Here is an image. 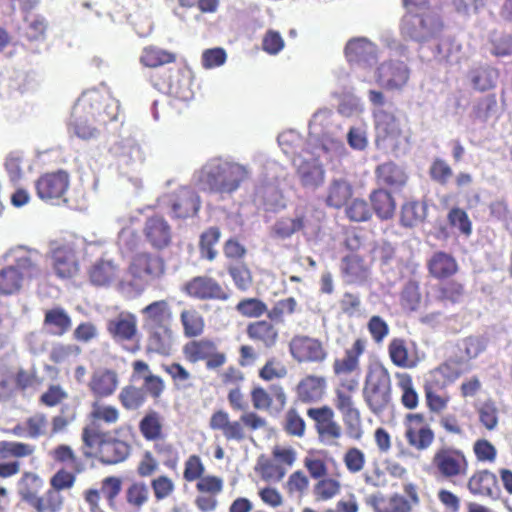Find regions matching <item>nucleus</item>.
Here are the masks:
<instances>
[{
	"instance_id": "obj_1",
	"label": "nucleus",
	"mask_w": 512,
	"mask_h": 512,
	"mask_svg": "<svg viewBox=\"0 0 512 512\" xmlns=\"http://www.w3.org/2000/svg\"><path fill=\"white\" fill-rule=\"evenodd\" d=\"M367 343L366 338H356L352 345L345 349L344 356L334 359L332 364L333 374L339 378V383L334 389L333 404L342 416L348 437L356 441L364 434L361 411L357 406L355 394L359 387L360 357L365 353Z\"/></svg>"
},
{
	"instance_id": "obj_2",
	"label": "nucleus",
	"mask_w": 512,
	"mask_h": 512,
	"mask_svg": "<svg viewBox=\"0 0 512 512\" xmlns=\"http://www.w3.org/2000/svg\"><path fill=\"white\" fill-rule=\"evenodd\" d=\"M119 105L105 87L85 91L74 105L69 122L70 129L82 139L96 135V129L88 122L97 119L101 122L117 119Z\"/></svg>"
},
{
	"instance_id": "obj_3",
	"label": "nucleus",
	"mask_w": 512,
	"mask_h": 512,
	"mask_svg": "<svg viewBox=\"0 0 512 512\" xmlns=\"http://www.w3.org/2000/svg\"><path fill=\"white\" fill-rule=\"evenodd\" d=\"M228 402L234 411H243L238 420H231L225 410L215 411L209 421L214 431H220L227 441L242 442L246 439V431L265 429L267 421L255 411H247V402L239 387L233 388L227 395Z\"/></svg>"
},
{
	"instance_id": "obj_4",
	"label": "nucleus",
	"mask_w": 512,
	"mask_h": 512,
	"mask_svg": "<svg viewBox=\"0 0 512 512\" xmlns=\"http://www.w3.org/2000/svg\"><path fill=\"white\" fill-rule=\"evenodd\" d=\"M142 327L147 333L149 351L168 354L174 339V313L167 299L155 300L140 311Z\"/></svg>"
},
{
	"instance_id": "obj_5",
	"label": "nucleus",
	"mask_w": 512,
	"mask_h": 512,
	"mask_svg": "<svg viewBox=\"0 0 512 512\" xmlns=\"http://www.w3.org/2000/svg\"><path fill=\"white\" fill-rule=\"evenodd\" d=\"M13 264L0 268V296L17 295L27 280L39 278L42 274L41 254L19 246L10 250Z\"/></svg>"
},
{
	"instance_id": "obj_6",
	"label": "nucleus",
	"mask_w": 512,
	"mask_h": 512,
	"mask_svg": "<svg viewBox=\"0 0 512 512\" xmlns=\"http://www.w3.org/2000/svg\"><path fill=\"white\" fill-rule=\"evenodd\" d=\"M81 439L84 455L96 458L104 465H116L131 455L132 445L125 440L113 437L108 431H102L96 425H87L82 429Z\"/></svg>"
},
{
	"instance_id": "obj_7",
	"label": "nucleus",
	"mask_w": 512,
	"mask_h": 512,
	"mask_svg": "<svg viewBox=\"0 0 512 512\" xmlns=\"http://www.w3.org/2000/svg\"><path fill=\"white\" fill-rule=\"evenodd\" d=\"M362 397L368 410L377 417L393 409L391 374L381 362L368 365L363 381Z\"/></svg>"
},
{
	"instance_id": "obj_8",
	"label": "nucleus",
	"mask_w": 512,
	"mask_h": 512,
	"mask_svg": "<svg viewBox=\"0 0 512 512\" xmlns=\"http://www.w3.org/2000/svg\"><path fill=\"white\" fill-rule=\"evenodd\" d=\"M341 134L342 127L334 123L332 111L318 110L309 124V141L314 146L312 153L315 157L340 156L344 150Z\"/></svg>"
},
{
	"instance_id": "obj_9",
	"label": "nucleus",
	"mask_w": 512,
	"mask_h": 512,
	"mask_svg": "<svg viewBox=\"0 0 512 512\" xmlns=\"http://www.w3.org/2000/svg\"><path fill=\"white\" fill-rule=\"evenodd\" d=\"M430 470L436 479L455 484L466 477L469 460L462 449L443 444L434 450Z\"/></svg>"
},
{
	"instance_id": "obj_10",
	"label": "nucleus",
	"mask_w": 512,
	"mask_h": 512,
	"mask_svg": "<svg viewBox=\"0 0 512 512\" xmlns=\"http://www.w3.org/2000/svg\"><path fill=\"white\" fill-rule=\"evenodd\" d=\"M41 485L40 478L32 472H25L18 483L19 495L34 512H61L64 506V497L57 490L48 489L44 494L38 495Z\"/></svg>"
},
{
	"instance_id": "obj_11",
	"label": "nucleus",
	"mask_w": 512,
	"mask_h": 512,
	"mask_svg": "<svg viewBox=\"0 0 512 512\" xmlns=\"http://www.w3.org/2000/svg\"><path fill=\"white\" fill-rule=\"evenodd\" d=\"M250 176L251 172L247 166L238 162H225L210 171L203 172L200 181L211 192L230 194L236 191Z\"/></svg>"
},
{
	"instance_id": "obj_12",
	"label": "nucleus",
	"mask_w": 512,
	"mask_h": 512,
	"mask_svg": "<svg viewBox=\"0 0 512 512\" xmlns=\"http://www.w3.org/2000/svg\"><path fill=\"white\" fill-rule=\"evenodd\" d=\"M184 359L191 364L204 362L207 370H217L227 362L226 353L209 338L193 339L182 348Z\"/></svg>"
},
{
	"instance_id": "obj_13",
	"label": "nucleus",
	"mask_w": 512,
	"mask_h": 512,
	"mask_svg": "<svg viewBox=\"0 0 512 512\" xmlns=\"http://www.w3.org/2000/svg\"><path fill=\"white\" fill-rule=\"evenodd\" d=\"M166 262L160 255L151 252H138L129 262L127 272L137 284L149 285L166 274Z\"/></svg>"
},
{
	"instance_id": "obj_14",
	"label": "nucleus",
	"mask_w": 512,
	"mask_h": 512,
	"mask_svg": "<svg viewBox=\"0 0 512 512\" xmlns=\"http://www.w3.org/2000/svg\"><path fill=\"white\" fill-rule=\"evenodd\" d=\"M443 30V23L434 14L406 16L401 26L403 37L424 44L432 39H438Z\"/></svg>"
},
{
	"instance_id": "obj_15",
	"label": "nucleus",
	"mask_w": 512,
	"mask_h": 512,
	"mask_svg": "<svg viewBox=\"0 0 512 512\" xmlns=\"http://www.w3.org/2000/svg\"><path fill=\"white\" fill-rule=\"evenodd\" d=\"M69 187L70 175L62 169L44 173L35 182L37 196L52 205L67 202L66 195Z\"/></svg>"
},
{
	"instance_id": "obj_16",
	"label": "nucleus",
	"mask_w": 512,
	"mask_h": 512,
	"mask_svg": "<svg viewBox=\"0 0 512 512\" xmlns=\"http://www.w3.org/2000/svg\"><path fill=\"white\" fill-rule=\"evenodd\" d=\"M404 427V437L411 448L423 452L433 445L436 435L423 413L407 414Z\"/></svg>"
},
{
	"instance_id": "obj_17",
	"label": "nucleus",
	"mask_w": 512,
	"mask_h": 512,
	"mask_svg": "<svg viewBox=\"0 0 512 512\" xmlns=\"http://www.w3.org/2000/svg\"><path fill=\"white\" fill-rule=\"evenodd\" d=\"M50 257L58 278L71 279L79 273V250L74 242L54 243L50 250Z\"/></svg>"
},
{
	"instance_id": "obj_18",
	"label": "nucleus",
	"mask_w": 512,
	"mask_h": 512,
	"mask_svg": "<svg viewBox=\"0 0 512 512\" xmlns=\"http://www.w3.org/2000/svg\"><path fill=\"white\" fill-rule=\"evenodd\" d=\"M182 292L189 298L198 301L225 302L230 298V291L215 278L207 275L195 276L185 282Z\"/></svg>"
},
{
	"instance_id": "obj_19",
	"label": "nucleus",
	"mask_w": 512,
	"mask_h": 512,
	"mask_svg": "<svg viewBox=\"0 0 512 512\" xmlns=\"http://www.w3.org/2000/svg\"><path fill=\"white\" fill-rule=\"evenodd\" d=\"M307 416L314 422L319 440L326 445H337L342 437L341 425L335 420L333 409L328 405L311 407Z\"/></svg>"
},
{
	"instance_id": "obj_20",
	"label": "nucleus",
	"mask_w": 512,
	"mask_h": 512,
	"mask_svg": "<svg viewBox=\"0 0 512 512\" xmlns=\"http://www.w3.org/2000/svg\"><path fill=\"white\" fill-rule=\"evenodd\" d=\"M376 142L384 148L397 147L401 139H404L403 124L392 112L384 109L374 111Z\"/></svg>"
},
{
	"instance_id": "obj_21",
	"label": "nucleus",
	"mask_w": 512,
	"mask_h": 512,
	"mask_svg": "<svg viewBox=\"0 0 512 512\" xmlns=\"http://www.w3.org/2000/svg\"><path fill=\"white\" fill-rule=\"evenodd\" d=\"M289 352L298 363H322L328 353L323 343L307 335H295L289 342Z\"/></svg>"
},
{
	"instance_id": "obj_22",
	"label": "nucleus",
	"mask_w": 512,
	"mask_h": 512,
	"mask_svg": "<svg viewBox=\"0 0 512 512\" xmlns=\"http://www.w3.org/2000/svg\"><path fill=\"white\" fill-rule=\"evenodd\" d=\"M348 62L362 70H371L378 61V48L365 37L350 39L345 46Z\"/></svg>"
},
{
	"instance_id": "obj_23",
	"label": "nucleus",
	"mask_w": 512,
	"mask_h": 512,
	"mask_svg": "<svg viewBox=\"0 0 512 512\" xmlns=\"http://www.w3.org/2000/svg\"><path fill=\"white\" fill-rule=\"evenodd\" d=\"M373 78L387 90H401L409 81L410 70L402 61L384 62L374 71Z\"/></svg>"
},
{
	"instance_id": "obj_24",
	"label": "nucleus",
	"mask_w": 512,
	"mask_h": 512,
	"mask_svg": "<svg viewBox=\"0 0 512 512\" xmlns=\"http://www.w3.org/2000/svg\"><path fill=\"white\" fill-rule=\"evenodd\" d=\"M145 241L155 250H163L172 242V229L168 221L159 215H153L146 219L143 226Z\"/></svg>"
},
{
	"instance_id": "obj_25",
	"label": "nucleus",
	"mask_w": 512,
	"mask_h": 512,
	"mask_svg": "<svg viewBox=\"0 0 512 512\" xmlns=\"http://www.w3.org/2000/svg\"><path fill=\"white\" fill-rule=\"evenodd\" d=\"M327 390V379L322 375L307 374L295 386V401L314 404L321 401Z\"/></svg>"
},
{
	"instance_id": "obj_26",
	"label": "nucleus",
	"mask_w": 512,
	"mask_h": 512,
	"mask_svg": "<svg viewBox=\"0 0 512 512\" xmlns=\"http://www.w3.org/2000/svg\"><path fill=\"white\" fill-rule=\"evenodd\" d=\"M167 202L176 218L186 219L195 216L200 209L197 193L189 187H181L167 196Z\"/></svg>"
},
{
	"instance_id": "obj_27",
	"label": "nucleus",
	"mask_w": 512,
	"mask_h": 512,
	"mask_svg": "<svg viewBox=\"0 0 512 512\" xmlns=\"http://www.w3.org/2000/svg\"><path fill=\"white\" fill-rule=\"evenodd\" d=\"M428 275L437 281H444L454 277L460 270L456 257L446 251H434L426 260Z\"/></svg>"
},
{
	"instance_id": "obj_28",
	"label": "nucleus",
	"mask_w": 512,
	"mask_h": 512,
	"mask_svg": "<svg viewBox=\"0 0 512 512\" xmlns=\"http://www.w3.org/2000/svg\"><path fill=\"white\" fill-rule=\"evenodd\" d=\"M119 386L118 373L109 368H99L92 372L87 387L95 400L109 398Z\"/></svg>"
},
{
	"instance_id": "obj_29",
	"label": "nucleus",
	"mask_w": 512,
	"mask_h": 512,
	"mask_svg": "<svg viewBox=\"0 0 512 512\" xmlns=\"http://www.w3.org/2000/svg\"><path fill=\"white\" fill-rule=\"evenodd\" d=\"M106 329L116 342L133 341L138 332L136 315L122 311L107 321Z\"/></svg>"
},
{
	"instance_id": "obj_30",
	"label": "nucleus",
	"mask_w": 512,
	"mask_h": 512,
	"mask_svg": "<svg viewBox=\"0 0 512 512\" xmlns=\"http://www.w3.org/2000/svg\"><path fill=\"white\" fill-rule=\"evenodd\" d=\"M246 335L256 345L265 349L274 348L279 341V330L268 318L248 323Z\"/></svg>"
},
{
	"instance_id": "obj_31",
	"label": "nucleus",
	"mask_w": 512,
	"mask_h": 512,
	"mask_svg": "<svg viewBox=\"0 0 512 512\" xmlns=\"http://www.w3.org/2000/svg\"><path fill=\"white\" fill-rule=\"evenodd\" d=\"M467 489L474 496L494 497L499 493L497 476L488 469L476 470L467 481Z\"/></svg>"
},
{
	"instance_id": "obj_32",
	"label": "nucleus",
	"mask_w": 512,
	"mask_h": 512,
	"mask_svg": "<svg viewBox=\"0 0 512 512\" xmlns=\"http://www.w3.org/2000/svg\"><path fill=\"white\" fill-rule=\"evenodd\" d=\"M90 282L94 286L107 287L120 277V267L112 260L99 259L88 270Z\"/></svg>"
},
{
	"instance_id": "obj_33",
	"label": "nucleus",
	"mask_w": 512,
	"mask_h": 512,
	"mask_svg": "<svg viewBox=\"0 0 512 512\" xmlns=\"http://www.w3.org/2000/svg\"><path fill=\"white\" fill-rule=\"evenodd\" d=\"M252 406L255 410H269L273 404V397L281 407L287 402V395L283 386L271 385L269 391L262 386H254L250 391Z\"/></svg>"
},
{
	"instance_id": "obj_34",
	"label": "nucleus",
	"mask_w": 512,
	"mask_h": 512,
	"mask_svg": "<svg viewBox=\"0 0 512 512\" xmlns=\"http://www.w3.org/2000/svg\"><path fill=\"white\" fill-rule=\"evenodd\" d=\"M376 178L379 184L391 189H400L408 179L404 168L397 162H383L378 165Z\"/></svg>"
},
{
	"instance_id": "obj_35",
	"label": "nucleus",
	"mask_w": 512,
	"mask_h": 512,
	"mask_svg": "<svg viewBox=\"0 0 512 512\" xmlns=\"http://www.w3.org/2000/svg\"><path fill=\"white\" fill-rule=\"evenodd\" d=\"M43 327L49 335L61 337L71 329L72 319L64 308L54 307L45 312Z\"/></svg>"
},
{
	"instance_id": "obj_36",
	"label": "nucleus",
	"mask_w": 512,
	"mask_h": 512,
	"mask_svg": "<svg viewBox=\"0 0 512 512\" xmlns=\"http://www.w3.org/2000/svg\"><path fill=\"white\" fill-rule=\"evenodd\" d=\"M126 506L132 512H141L150 501V488L141 480L131 481L124 492Z\"/></svg>"
},
{
	"instance_id": "obj_37",
	"label": "nucleus",
	"mask_w": 512,
	"mask_h": 512,
	"mask_svg": "<svg viewBox=\"0 0 512 512\" xmlns=\"http://www.w3.org/2000/svg\"><path fill=\"white\" fill-rule=\"evenodd\" d=\"M138 428L141 436L148 442H155L164 437L163 417L156 410H148L140 419Z\"/></svg>"
},
{
	"instance_id": "obj_38",
	"label": "nucleus",
	"mask_w": 512,
	"mask_h": 512,
	"mask_svg": "<svg viewBox=\"0 0 512 512\" xmlns=\"http://www.w3.org/2000/svg\"><path fill=\"white\" fill-rule=\"evenodd\" d=\"M436 288L435 297L444 305H455L464 299L466 295L465 285L457 280H444Z\"/></svg>"
},
{
	"instance_id": "obj_39",
	"label": "nucleus",
	"mask_w": 512,
	"mask_h": 512,
	"mask_svg": "<svg viewBox=\"0 0 512 512\" xmlns=\"http://www.w3.org/2000/svg\"><path fill=\"white\" fill-rule=\"evenodd\" d=\"M180 322L183 328V334L187 338L201 336L206 326L203 315L195 307L181 310Z\"/></svg>"
},
{
	"instance_id": "obj_40",
	"label": "nucleus",
	"mask_w": 512,
	"mask_h": 512,
	"mask_svg": "<svg viewBox=\"0 0 512 512\" xmlns=\"http://www.w3.org/2000/svg\"><path fill=\"white\" fill-rule=\"evenodd\" d=\"M369 199L379 219L389 220L394 216L396 202L391 193L384 189H377L370 194Z\"/></svg>"
},
{
	"instance_id": "obj_41",
	"label": "nucleus",
	"mask_w": 512,
	"mask_h": 512,
	"mask_svg": "<svg viewBox=\"0 0 512 512\" xmlns=\"http://www.w3.org/2000/svg\"><path fill=\"white\" fill-rule=\"evenodd\" d=\"M426 215L427 205L424 202L406 201L401 206L400 224L408 228L416 227L425 220Z\"/></svg>"
},
{
	"instance_id": "obj_42",
	"label": "nucleus",
	"mask_w": 512,
	"mask_h": 512,
	"mask_svg": "<svg viewBox=\"0 0 512 512\" xmlns=\"http://www.w3.org/2000/svg\"><path fill=\"white\" fill-rule=\"evenodd\" d=\"M89 418L92 421L91 425L103 423L110 426L119 421L120 411L114 405L103 403L100 400H95L91 403Z\"/></svg>"
},
{
	"instance_id": "obj_43",
	"label": "nucleus",
	"mask_w": 512,
	"mask_h": 512,
	"mask_svg": "<svg viewBox=\"0 0 512 512\" xmlns=\"http://www.w3.org/2000/svg\"><path fill=\"white\" fill-rule=\"evenodd\" d=\"M118 401L126 411H137L147 401L143 388L133 384H127L121 388L118 394Z\"/></svg>"
},
{
	"instance_id": "obj_44",
	"label": "nucleus",
	"mask_w": 512,
	"mask_h": 512,
	"mask_svg": "<svg viewBox=\"0 0 512 512\" xmlns=\"http://www.w3.org/2000/svg\"><path fill=\"white\" fill-rule=\"evenodd\" d=\"M163 371L170 376L173 387L178 391L193 388V375L179 362H171L162 365Z\"/></svg>"
},
{
	"instance_id": "obj_45",
	"label": "nucleus",
	"mask_w": 512,
	"mask_h": 512,
	"mask_svg": "<svg viewBox=\"0 0 512 512\" xmlns=\"http://www.w3.org/2000/svg\"><path fill=\"white\" fill-rule=\"evenodd\" d=\"M395 378L397 387L401 392V404L406 409H416L419 404V396L414 387L412 376L406 372H397Z\"/></svg>"
},
{
	"instance_id": "obj_46",
	"label": "nucleus",
	"mask_w": 512,
	"mask_h": 512,
	"mask_svg": "<svg viewBox=\"0 0 512 512\" xmlns=\"http://www.w3.org/2000/svg\"><path fill=\"white\" fill-rule=\"evenodd\" d=\"M352 196V186L345 180H334L328 187L326 204L330 207L340 209Z\"/></svg>"
},
{
	"instance_id": "obj_47",
	"label": "nucleus",
	"mask_w": 512,
	"mask_h": 512,
	"mask_svg": "<svg viewBox=\"0 0 512 512\" xmlns=\"http://www.w3.org/2000/svg\"><path fill=\"white\" fill-rule=\"evenodd\" d=\"M451 371V363L444 362L430 372L429 377L424 383V393L427 392H445L450 384L446 379Z\"/></svg>"
},
{
	"instance_id": "obj_48",
	"label": "nucleus",
	"mask_w": 512,
	"mask_h": 512,
	"mask_svg": "<svg viewBox=\"0 0 512 512\" xmlns=\"http://www.w3.org/2000/svg\"><path fill=\"white\" fill-rule=\"evenodd\" d=\"M388 355L391 362L399 368H413L416 362L410 358L406 340L393 338L388 344Z\"/></svg>"
},
{
	"instance_id": "obj_49",
	"label": "nucleus",
	"mask_w": 512,
	"mask_h": 512,
	"mask_svg": "<svg viewBox=\"0 0 512 512\" xmlns=\"http://www.w3.org/2000/svg\"><path fill=\"white\" fill-rule=\"evenodd\" d=\"M50 456L53 461L65 465L74 473H81L84 470L83 462L69 445L60 444L56 446L50 452Z\"/></svg>"
},
{
	"instance_id": "obj_50",
	"label": "nucleus",
	"mask_w": 512,
	"mask_h": 512,
	"mask_svg": "<svg viewBox=\"0 0 512 512\" xmlns=\"http://www.w3.org/2000/svg\"><path fill=\"white\" fill-rule=\"evenodd\" d=\"M175 60L176 56L172 52L156 46L145 47L140 56V63L149 68H157Z\"/></svg>"
},
{
	"instance_id": "obj_51",
	"label": "nucleus",
	"mask_w": 512,
	"mask_h": 512,
	"mask_svg": "<svg viewBox=\"0 0 512 512\" xmlns=\"http://www.w3.org/2000/svg\"><path fill=\"white\" fill-rule=\"evenodd\" d=\"M221 237V231L218 227H209L203 231L199 238V252L203 259L213 261L218 255L215 248Z\"/></svg>"
},
{
	"instance_id": "obj_52",
	"label": "nucleus",
	"mask_w": 512,
	"mask_h": 512,
	"mask_svg": "<svg viewBox=\"0 0 512 512\" xmlns=\"http://www.w3.org/2000/svg\"><path fill=\"white\" fill-rule=\"evenodd\" d=\"M297 174L304 187H317L324 180V170L318 162H301Z\"/></svg>"
},
{
	"instance_id": "obj_53",
	"label": "nucleus",
	"mask_w": 512,
	"mask_h": 512,
	"mask_svg": "<svg viewBox=\"0 0 512 512\" xmlns=\"http://www.w3.org/2000/svg\"><path fill=\"white\" fill-rule=\"evenodd\" d=\"M340 491V481L327 476L319 479L313 487V495L315 500L319 502H325L333 499L340 493Z\"/></svg>"
},
{
	"instance_id": "obj_54",
	"label": "nucleus",
	"mask_w": 512,
	"mask_h": 512,
	"mask_svg": "<svg viewBox=\"0 0 512 512\" xmlns=\"http://www.w3.org/2000/svg\"><path fill=\"white\" fill-rule=\"evenodd\" d=\"M154 452L162 459L163 465L170 469L175 470L179 464L180 456L179 451L175 445L166 441L164 437L154 442Z\"/></svg>"
},
{
	"instance_id": "obj_55",
	"label": "nucleus",
	"mask_w": 512,
	"mask_h": 512,
	"mask_svg": "<svg viewBox=\"0 0 512 512\" xmlns=\"http://www.w3.org/2000/svg\"><path fill=\"white\" fill-rule=\"evenodd\" d=\"M438 39L439 42L435 51L436 59L450 64L458 62L461 52L460 43L450 37Z\"/></svg>"
},
{
	"instance_id": "obj_56",
	"label": "nucleus",
	"mask_w": 512,
	"mask_h": 512,
	"mask_svg": "<svg viewBox=\"0 0 512 512\" xmlns=\"http://www.w3.org/2000/svg\"><path fill=\"white\" fill-rule=\"evenodd\" d=\"M469 79L476 90L487 91L495 86L497 71L489 67L476 68L471 70Z\"/></svg>"
},
{
	"instance_id": "obj_57",
	"label": "nucleus",
	"mask_w": 512,
	"mask_h": 512,
	"mask_svg": "<svg viewBox=\"0 0 512 512\" xmlns=\"http://www.w3.org/2000/svg\"><path fill=\"white\" fill-rule=\"evenodd\" d=\"M236 311L245 318L258 319L267 316V304L259 298H243L235 306Z\"/></svg>"
},
{
	"instance_id": "obj_58",
	"label": "nucleus",
	"mask_w": 512,
	"mask_h": 512,
	"mask_svg": "<svg viewBox=\"0 0 512 512\" xmlns=\"http://www.w3.org/2000/svg\"><path fill=\"white\" fill-rule=\"evenodd\" d=\"M282 427L288 435L294 437H302L306 431V423L295 407L285 412Z\"/></svg>"
},
{
	"instance_id": "obj_59",
	"label": "nucleus",
	"mask_w": 512,
	"mask_h": 512,
	"mask_svg": "<svg viewBox=\"0 0 512 512\" xmlns=\"http://www.w3.org/2000/svg\"><path fill=\"white\" fill-rule=\"evenodd\" d=\"M288 371L285 364L277 357H269L265 364L259 370V378L264 381H272L274 379H282L286 377Z\"/></svg>"
},
{
	"instance_id": "obj_60",
	"label": "nucleus",
	"mask_w": 512,
	"mask_h": 512,
	"mask_svg": "<svg viewBox=\"0 0 512 512\" xmlns=\"http://www.w3.org/2000/svg\"><path fill=\"white\" fill-rule=\"evenodd\" d=\"M168 93L179 100L189 101L193 98L191 81L185 75L177 74L172 77L169 84Z\"/></svg>"
},
{
	"instance_id": "obj_61",
	"label": "nucleus",
	"mask_w": 512,
	"mask_h": 512,
	"mask_svg": "<svg viewBox=\"0 0 512 512\" xmlns=\"http://www.w3.org/2000/svg\"><path fill=\"white\" fill-rule=\"evenodd\" d=\"M421 303L420 285L415 280L408 281L401 292V305L408 311H416Z\"/></svg>"
},
{
	"instance_id": "obj_62",
	"label": "nucleus",
	"mask_w": 512,
	"mask_h": 512,
	"mask_svg": "<svg viewBox=\"0 0 512 512\" xmlns=\"http://www.w3.org/2000/svg\"><path fill=\"white\" fill-rule=\"evenodd\" d=\"M306 218L299 215L295 218H282L274 225V232L281 238H288L305 227Z\"/></svg>"
},
{
	"instance_id": "obj_63",
	"label": "nucleus",
	"mask_w": 512,
	"mask_h": 512,
	"mask_svg": "<svg viewBox=\"0 0 512 512\" xmlns=\"http://www.w3.org/2000/svg\"><path fill=\"white\" fill-rule=\"evenodd\" d=\"M297 306L294 297L281 299L271 309L267 308V318L273 322H283L285 315H292L296 312Z\"/></svg>"
},
{
	"instance_id": "obj_64",
	"label": "nucleus",
	"mask_w": 512,
	"mask_h": 512,
	"mask_svg": "<svg viewBox=\"0 0 512 512\" xmlns=\"http://www.w3.org/2000/svg\"><path fill=\"white\" fill-rule=\"evenodd\" d=\"M153 496L157 502L170 497L175 491V483L168 475L161 474L150 481Z\"/></svg>"
}]
</instances>
